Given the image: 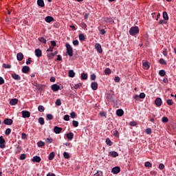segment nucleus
Wrapping results in <instances>:
<instances>
[{
	"instance_id": "f257e3e1",
	"label": "nucleus",
	"mask_w": 176,
	"mask_h": 176,
	"mask_svg": "<svg viewBox=\"0 0 176 176\" xmlns=\"http://www.w3.org/2000/svg\"><path fill=\"white\" fill-rule=\"evenodd\" d=\"M129 34L132 35V36H134V35H137L140 32V28L138 27H131L129 31Z\"/></svg>"
},
{
	"instance_id": "f03ea898",
	"label": "nucleus",
	"mask_w": 176,
	"mask_h": 176,
	"mask_svg": "<svg viewBox=\"0 0 176 176\" xmlns=\"http://www.w3.org/2000/svg\"><path fill=\"white\" fill-rule=\"evenodd\" d=\"M65 47L68 56H69V57H72V56H74V50L72 49V47L69 43H66Z\"/></svg>"
},
{
	"instance_id": "7ed1b4c3",
	"label": "nucleus",
	"mask_w": 176,
	"mask_h": 176,
	"mask_svg": "<svg viewBox=\"0 0 176 176\" xmlns=\"http://www.w3.org/2000/svg\"><path fill=\"white\" fill-rule=\"evenodd\" d=\"M51 89L53 91H58V90H61L63 89V86L60 87L57 84H54L51 86Z\"/></svg>"
},
{
	"instance_id": "20e7f679",
	"label": "nucleus",
	"mask_w": 176,
	"mask_h": 176,
	"mask_svg": "<svg viewBox=\"0 0 176 176\" xmlns=\"http://www.w3.org/2000/svg\"><path fill=\"white\" fill-rule=\"evenodd\" d=\"M0 148L1 149H5L6 148V145L5 144V139L3 136H0Z\"/></svg>"
},
{
	"instance_id": "39448f33",
	"label": "nucleus",
	"mask_w": 176,
	"mask_h": 176,
	"mask_svg": "<svg viewBox=\"0 0 176 176\" xmlns=\"http://www.w3.org/2000/svg\"><path fill=\"white\" fill-rule=\"evenodd\" d=\"M3 123H4V124H6L7 126H11V124H13V120L10 119V118H6Z\"/></svg>"
},
{
	"instance_id": "423d86ee",
	"label": "nucleus",
	"mask_w": 176,
	"mask_h": 176,
	"mask_svg": "<svg viewBox=\"0 0 176 176\" xmlns=\"http://www.w3.org/2000/svg\"><path fill=\"white\" fill-rule=\"evenodd\" d=\"M11 76L12 79H14V80H21V77L16 73H12Z\"/></svg>"
},
{
	"instance_id": "0eeeda50",
	"label": "nucleus",
	"mask_w": 176,
	"mask_h": 176,
	"mask_svg": "<svg viewBox=\"0 0 176 176\" xmlns=\"http://www.w3.org/2000/svg\"><path fill=\"white\" fill-rule=\"evenodd\" d=\"M111 173H113V174H119V173H120V167L115 166L111 169Z\"/></svg>"
},
{
	"instance_id": "6e6552de",
	"label": "nucleus",
	"mask_w": 176,
	"mask_h": 176,
	"mask_svg": "<svg viewBox=\"0 0 176 176\" xmlns=\"http://www.w3.org/2000/svg\"><path fill=\"white\" fill-rule=\"evenodd\" d=\"M31 116V113L28 111H22V117L25 118H30Z\"/></svg>"
},
{
	"instance_id": "1a4fd4ad",
	"label": "nucleus",
	"mask_w": 176,
	"mask_h": 176,
	"mask_svg": "<svg viewBox=\"0 0 176 176\" xmlns=\"http://www.w3.org/2000/svg\"><path fill=\"white\" fill-rule=\"evenodd\" d=\"M142 65H143V68L144 69H149V67H151L149 65V63H148V61L146 60H142Z\"/></svg>"
},
{
	"instance_id": "9d476101",
	"label": "nucleus",
	"mask_w": 176,
	"mask_h": 176,
	"mask_svg": "<svg viewBox=\"0 0 176 176\" xmlns=\"http://www.w3.org/2000/svg\"><path fill=\"white\" fill-rule=\"evenodd\" d=\"M95 49H96L98 53H102V47H101V45L100 43H96L95 45Z\"/></svg>"
},
{
	"instance_id": "9b49d317",
	"label": "nucleus",
	"mask_w": 176,
	"mask_h": 176,
	"mask_svg": "<svg viewBox=\"0 0 176 176\" xmlns=\"http://www.w3.org/2000/svg\"><path fill=\"white\" fill-rule=\"evenodd\" d=\"M63 131V128L58 127V126H54V132L55 134H60Z\"/></svg>"
},
{
	"instance_id": "f8f14e48",
	"label": "nucleus",
	"mask_w": 176,
	"mask_h": 176,
	"mask_svg": "<svg viewBox=\"0 0 176 176\" xmlns=\"http://www.w3.org/2000/svg\"><path fill=\"white\" fill-rule=\"evenodd\" d=\"M23 58H24V55L23 54V53L19 52L16 54V59L18 60V61H22Z\"/></svg>"
},
{
	"instance_id": "ddd939ff",
	"label": "nucleus",
	"mask_w": 176,
	"mask_h": 176,
	"mask_svg": "<svg viewBox=\"0 0 176 176\" xmlns=\"http://www.w3.org/2000/svg\"><path fill=\"white\" fill-rule=\"evenodd\" d=\"M109 156L111 157H118V156H119V153H118V152L116 151H110L109 153Z\"/></svg>"
},
{
	"instance_id": "4468645a",
	"label": "nucleus",
	"mask_w": 176,
	"mask_h": 176,
	"mask_svg": "<svg viewBox=\"0 0 176 176\" xmlns=\"http://www.w3.org/2000/svg\"><path fill=\"white\" fill-rule=\"evenodd\" d=\"M45 21H46V23H52V21H54V18H53V16H47L45 18Z\"/></svg>"
},
{
	"instance_id": "2eb2a0df",
	"label": "nucleus",
	"mask_w": 176,
	"mask_h": 176,
	"mask_svg": "<svg viewBox=\"0 0 176 176\" xmlns=\"http://www.w3.org/2000/svg\"><path fill=\"white\" fill-rule=\"evenodd\" d=\"M35 56H36L37 57H42V50H41L40 49H36L35 50Z\"/></svg>"
},
{
	"instance_id": "dca6fc26",
	"label": "nucleus",
	"mask_w": 176,
	"mask_h": 176,
	"mask_svg": "<svg viewBox=\"0 0 176 176\" xmlns=\"http://www.w3.org/2000/svg\"><path fill=\"white\" fill-rule=\"evenodd\" d=\"M30 67H28V66H23V67H22V72L23 73V74H28V72H30Z\"/></svg>"
},
{
	"instance_id": "f3484780",
	"label": "nucleus",
	"mask_w": 176,
	"mask_h": 176,
	"mask_svg": "<svg viewBox=\"0 0 176 176\" xmlns=\"http://www.w3.org/2000/svg\"><path fill=\"white\" fill-rule=\"evenodd\" d=\"M91 87L92 90H97V89H98V84H97L96 82H92L91 84Z\"/></svg>"
},
{
	"instance_id": "a211bd4d",
	"label": "nucleus",
	"mask_w": 176,
	"mask_h": 176,
	"mask_svg": "<svg viewBox=\"0 0 176 176\" xmlns=\"http://www.w3.org/2000/svg\"><path fill=\"white\" fill-rule=\"evenodd\" d=\"M41 160H42V159H41V157L34 156L33 157L32 162H36V163H41Z\"/></svg>"
},
{
	"instance_id": "6ab92c4d",
	"label": "nucleus",
	"mask_w": 176,
	"mask_h": 176,
	"mask_svg": "<svg viewBox=\"0 0 176 176\" xmlns=\"http://www.w3.org/2000/svg\"><path fill=\"white\" fill-rule=\"evenodd\" d=\"M117 116H123L124 115V111L122 109H119L116 111Z\"/></svg>"
},
{
	"instance_id": "aec40b11",
	"label": "nucleus",
	"mask_w": 176,
	"mask_h": 176,
	"mask_svg": "<svg viewBox=\"0 0 176 176\" xmlns=\"http://www.w3.org/2000/svg\"><path fill=\"white\" fill-rule=\"evenodd\" d=\"M155 103L157 107H160L162 105V98H157L155 100Z\"/></svg>"
},
{
	"instance_id": "412c9836",
	"label": "nucleus",
	"mask_w": 176,
	"mask_h": 176,
	"mask_svg": "<svg viewBox=\"0 0 176 176\" xmlns=\"http://www.w3.org/2000/svg\"><path fill=\"white\" fill-rule=\"evenodd\" d=\"M37 5L40 8H45V1L43 0H37Z\"/></svg>"
},
{
	"instance_id": "4be33fe9",
	"label": "nucleus",
	"mask_w": 176,
	"mask_h": 176,
	"mask_svg": "<svg viewBox=\"0 0 176 176\" xmlns=\"http://www.w3.org/2000/svg\"><path fill=\"white\" fill-rule=\"evenodd\" d=\"M19 102V100L17 98H12L10 101V105H16Z\"/></svg>"
},
{
	"instance_id": "5701e85b",
	"label": "nucleus",
	"mask_w": 176,
	"mask_h": 176,
	"mask_svg": "<svg viewBox=\"0 0 176 176\" xmlns=\"http://www.w3.org/2000/svg\"><path fill=\"white\" fill-rule=\"evenodd\" d=\"M67 140H69L70 141L72 140H74V133L72 132L67 133Z\"/></svg>"
},
{
	"instance_id": "b1692460",
	"label": "nucleus",
	"mask_w": 176,
	"mask_h": 176,
	"mask_svg": "<svg viewBox=\"0 0 176 176\" xmlns=\"http://www.w3.org/2000/svg\"><path fill=\"white\" fill-rule=\"evenodd\" d=\"M162 16L164 20H168V14H167V12L164 11L162 13Z\"/></svg>"
},
{
	"instance_id": "393cba45",
	"label": "nucleus",
	"mask_w": 176,
	"mask_h": 176,
	"mask_svg": "<svg viewBox=\"0 0 176 176\" xmlns=\"http://www.w3.org/2000/svg\"><path fill=\"white\" fill-rule=\"evenodd\" d=\"M45 142L39 141L38 142H37V146H38V148H42L45 146Z\"/></svg>"
},
{
	"instance_id": "a878e982",
	"label": "nucleus",
	"mask_w": 176,
	"mask_h": 176,
	"mask_svg": "<svg viewBox=\"0 0 176 176\" xmlns=\"http://www.w3.org/2000/svg\"><path fill=\"white\" fill-rule=\"evenodd\" d=\"M69 78H75V72H74V70H69Z\"/></svg>"
},
{
	"instance_id": "bb28decb",
	"label": "nucleus",
	"mask_w": 176,
	"mask_h": 176,
	"mask_svg": "<svg viewBox=\"0 0 176 176\" xmlns=\"http://www.w3.org/2000/svg\"><path fill=\"white\" fill-rule=\"evenodd\" d=\"M54 156H55L54 152H52L50 153V155L48 156V159L50 160H53V159H54Z\"/></svg>"
},
{
	"instance_id": "cd10ccee",
	"label": "nucleus",
	"mask_w": 176,
	"mask_h": 176,
	"mask_svg": "<svg viewBox=\"0 0 176 176\" xmlns=\"http://www.w3.org/2000/svg\"><path fill=\"white\" fill-rule=\"evenodd\" d=\"M38 123H40V124H41V126H43V124H45V119H43V118H42V117L39 118Z\"/></svg>"
},
{
	"instance_id": "c85d7f7f",
	"label": "nucleus",
	"mask_w": 176,
	"mask_h": 176,
	"mask_svg": "<svg viewBox=\"0 0 176 176\" xmlns=\"http://www.w3.org/2000/svg\"><path fill=\"white\" fill-rule=\"evenodd\" d=\"M86 39V37H85V35L83 34H79V40L81 41V42L85 41Z\"/></svg>"
},
{
	"instance_id": "c756f323",
	"label": "nucleus",
	"mask_w": 176,
	"mask_h": 176,
	"mask_svg": "<svg viewBox=\"0 0 176 176\" xmlns=\"http://www.w3.org/2000/svg\"><path fill=\"white\" fill-rule=\"evenodd\" d=\"M106 144H107V145H109V146H112V141H111L109 138H107L106 139Z\"/></svg>"
},
{
	"instance_id": "7c9ffc66",
	"label": "nucleus",
	"mask_w": 176,
	"mask_h": 176,
	"mask_svg": "<svg viewBox=\"0 0 176 176\" xmlns=\"http://www.w3.org/2000/svg\"><path fill=\"white\" fill-rule=\"evenodd\" d=\"M159 75L160 76H166V71L165 70H163V69H162V70H160V72H159Z\"/></svg>"
},
{
	"instance_id": "2f4dec72",
	"label": "nucleus",
	"mask_w": 176,
	"mask_h": 176,
	"mask_svg": "<svg viewBox=\"0 0 176 176\" xmlns=\"http://www.w3.org/2000/svg\"><path fill=\"white\" fill-rule=\"evenodd\" d=\"M57 54V52H55L54 53H50L47 56H48V58H53V57H54V56H56Z\"/></svg>"
},
{
	"instance_id": "473e14b6",
	"label": "nucleus",
	"mask_w": 176,
	"mask_h": 176,
	"mask_svg": "<svg viewBox=\"0 0 176 176\" xmlns=\"http://www.w3.org/2000/svg\"><path fill=\"white\" fill-rule=\"evenodd\" d=\"M160 64H162V65H167V62L164 59L160 58Z\"/></svg>"
},
{
	"instance_id": "72a5a7b5",
	"label": "nucleus",
	"mask_w": 176,
	"mask_h": 176,
	"mask_svg": "<svg viewBox=\"0 0 176 176\" xmlns=\"http://www.w3.org/2000/svg\"><path fill=\"white\" fill-rule=\"evenodd\" d=\"M81 79H82V80H86V79H87V74L82 73L81 74Z\"/></svg>"
},
{
	"instance_id": "f704fd0d",
	"label": "nucleus",
	"mask_w": 176,
	"mask_h": 176,
	"mask_svg": "<svg viewBox=\"0 0 176 176\" xmlns=\"http://www.w3.org/2000/svg\"><path fill=\"white\" fill-rule=\"evenodd\" d=\"M38 110L39 112H44L45 111V107L42 105H39L38 107Z\"/></svg>"
},
{
	"instance_id": "c9c22d12",
	"label": "nucleus",
	"mask_w": 176,
	"mask_h": 176,
	"mask_svg": "<svg viewBox=\"0 0 176 176\" xmlns=\"http://www.w3.org/2000/svg\"><path fill=\"white\" fill-rule=\"evenodd\" d=\"M11 133H12V129L10 128H8L5 131L6 135H9Z\"/></svg>"
},
{
	"instance_id": "e433bc0d",
	"label": "nucleus",
	"mask_w": 176,
	"mask_h": 176,
	"mask_svg": "<svg viewBox=\"0 0 176 176\" xmlns=\"http://www.w3.org/2000/svg\"><path fill=\"white\" fill-rule=\"evenodd\" d=\"M19 159L20 160H25V159H27V155L24 153L21 154Z\"/></svg>"
},
{
	"instance_id": "4c0bfd02",
	"label": "nucleus",
	"mask_w": 176,
	"mask_h": 176,
	"mask_svg": "<svg viewBox=\"0 0 176 176\" xmlns=\"http://www.w3.org/2000/svg\"><path fill=\"white\" fill-rule=\"evenodd\" d=\"M112 72V71L111 70V69L109 68H107L104 70V74H106V75H110V74Z\"/></svg>"
},
{
	"instance_id": "58836bf2",
	"label": "nucleus",
	"mask_w": 176,
	"mask_h": 176,
	"mask_svg": "<svg viewBox=\"0 0 176 176\" xmlns=\"http://www.w3.org/2000/svg\"><path fill=\"white\" fill-rule=\"evenodd\" d=\"M100 116H101L102 118H107V113H105V111H100L99 113Z\"/></svg>"
},
{
	"instance_id": "ea45409f",
	"label": "nucleus",
	"mask_w": 176,
	"mask_h": 176,
	"mask_svg": "<svg viewBox=\"0 0 176 176\" xmlns=\"http://www.w3.org/2000/svg\"><path fill=\"white\" fill-rule=\"evenodd\" d=\"M63 157H65V159H69V157H71V156H69V154L68 153L64 152Z\"/></svg>"
},
{
	"instance_id": "a19ab883",
	"label": "nucleus",
	"mask_w": 176,
	"mask_h": 176,
	"mask_svg": "<svg viewBox=\"0 0 176 176\" xmlns=\"http://www.w3.org/2000/svg\"><path fill=\"white\" fill-rule=\"evenodd\" d=\"M45 142L47 144H52V142H53V139H52V138H47L46 140H45Z\"/></svg>"
},
{
	"instance_id": "79ce46f5",
	"label": "nucleus",
	"mask_w": 176,
	"mask_h": 176,
	"mask_svg": "<svg viewBox=\"0 0 176 176\" xmlns=\"http://www.w3.org/2000/svg\"><path fill=\"white\" fill-rule=\"evenodd\" d=\"M46 118L48 120H53V115L52 114H47Z\"/></svg>"
},
{
	"instance_id": "37998d69",
	"label": "nucleus",
	"mask_w": 176,
	"mask_h": 176,
	"mask_svg": "<svg viewBox=\"0 0 176 176\" xmlns=\"http://www.w3.org/2000/svg\"><path fill=\"white\" fill-rule=\"evenodd\" d=\"M146 134L151 135L152 134V129L148 128L146 129Z\"/></svg>"
},
{
	"instance_id": "c03bdc74",
	"label": "nucleus",
	"mask_w": 176,
	"mask_h": 176,
	"mask_svg": "<svg viewBox=\"0 0 176 176\" xmlns=\"http://www.w3.org/2000/svg\"><path fill=\"white\" fill-rule=\"evenodd\" d=\"M39 42H41L42 43H46L47 41L43 37L38 38Z\"/></svg>"
},
{
	"instance_id": "a18cd8bd",
	"label": "nucleus",
	"mask_w": 176,
	"mask_h": 176,
	"mask_svg": "<svg viewBox=\"0 0 176 176\" xmlns=\"http://www.w3.org/2000/svg\"><path fill=\"white\" fill-rule=\"evenodd\" d=\"M166 103L168 104V105H173L174 102H173V100L168 99L166 100Z\"/></svg>"
},
{
	"instance_id": "49530a36",
	"label": "nucleus",
	"mask_w": 176,
	"mask_h": 176,
	"mask_svg": "<svg viewBox=\"0 0 176 176\" xmlns=\"http://www.w3.org/2000/svg\"><path fill=\"white\" fill-rule=\"evenodd\" d=\"M80 27H82V28H83V30H86V28H87V25H86L85 23V22H82L80 23Z\"/></svg>"
},
{
	"instance_id": "de8ad7c7",
	"label": "nucleus",
	"mask_w": 176,
	"mask_h": 176,
	"mask_svg": "<svg viewBox=\"0 0 176 176\" xmlns=\"http://www.w3.org/2000/svg\"><path fill=\"white\" fill-rule=\"evenodd\" d=\"M144 166L145 167L151 168V167H152V164H151V162H146L144 164Z\"/></svg>"
},
{
	"instance_id": "09e8293b",
	"label": "nucleus",
	"mask_w": 176,
	"mask_h": 176,
	"mask_svg": "<svg viewBox=\"0 0 176 176\" xmlns=\"http://www.w3.org/2000/svg\"><path fill=\"white\" fill-rule=\"evenodd\" d=\"M56 105H57L58 107H60L61 105V100L60 99H57L56 102H55Z\"/></svg>"
},
{
	"instance_id": "8fccbe9b",
	"label": "nucleus",
	"mask_w": 176,
	"mask_h": 176,
	"mask_svg": "<svg viewBox=\"0 0 176 176\" xmlns=\"http://www.w3.org/2000/svg\"><path fill=\"white\" fill-rule=\"evenodd\" d=\"M3 68H6V69H10V68H12V65H8V64H5V63L3 64Z\"/></svg>"
},
{
	"instance_id": "3c124183",
	"label": "nucleus",
	"mask_w": 176,
	"mask_h": 176,
	"mask_svg": "<svg viewBox=\"0 0 176 176\" xmlns=\"http://www.w3.org/2000/svg\"><path fill=\"white\" fill-rule=\"evenodd\" d=\"M162 122L163 123H167V122H168V118L167 117H163L162 119Z\"/></svg>"
},
{
	"instance_id": "603ef678",
	"label": "nucleus",
	"mask_w": 176,
	"mask_h": 176,
	"mask_svg": "<svg viewBox=\"0 0 176 176\" xmlns=\"http://www.w3.org/2000/svg\"><path fill=\"white\" fill-rule=\"evenodd\" d=\"M70 116H71V118H72V119H75V118H76V113H75V112H72L71 113H70Z\"/></svg>"
},
{
	"instance_id": "864d4df0",
	"label": "nucleus",
	"mask_w": 176,
	"mask_h": 176,
	"mask_svg": "<svg viewBox=\"0 0 176 176\" xmlns=\"http://www.w3.org/2000/svg\"><path fill=\"white\" fill-rule=\"evenodd\" d=\"M73 126L74 127H78V126H79V122L78 121L73 120Z\"/></svg>"
},
{
	"instance_id": "5fc2aeb1",
	"label": "nucleus",
	"mask_w": 176,
	"mask_h": 176,
	"mask_svg": "<svg viewBox=\"0 0 176 176\" xmlns=\"http://www.w3.org/2000/svg\"><path fill=\"white\" fill-rule=\"evenodd\" d=\"M129 124H130V126L135 127V126H137L138 123L135 121H131Z\"/></svg>"
},
{
	"instance_id": "6e6d98bb",
	"label": "nucleus",
	"mask_w": 176,
	"mask_h": 176,
	"mask_svg": "<svg viewBox=\"0 0 176 176\" xmlns=\"http://www.w3.org/2000/svg\"><path fill=\"white\" fill-rule=\"evenodd\" d=\"M159 24H161V25L167 24V21H166V20L161 19V20H160V21H159Z\"/></svg>"
},
{
	"instance_id": "4d7b16f0",
	"label": "nucleus",
	"mask_w": 176,
	"mask_h": 176,
	"mask_svg": "<svg viewBox=\"0 0 176 176\" xmlns=\"http://www.w3.org/2000/svg\"><path fill=\"white\" fill-rule=\"evenodd\" d=\"M73 45H74V46H78L79 45V41H78V40L73 41Z\"/></svg>"
},
{
	"instance_id": "13d9d810",
	"label": "nucleus",
	"mask_w": 176,
	"mask_h": 176,
	"mask_svg": "<svg viewBox=\"0 0 176 176\" xmlns=\"http://www.w3.org/2000/svg\"><path fill=\"white\" fill-rule=\"evenodd\" d=\"M94 176H102V171H98Z\"/></svg>"
},
{
	"instance_id": "bf43d9fd",
	"label": "nucleus",
	"mask_w": 176,
	"mask_h": 176,
	"mask_svg": "<svg viewBox=\"0 0 176 176\" xmlns=\"http://www.w3.org/2000/svg\"><path fill=\"white\" fill-rule=\"evenodd\" d=\"M113 134L114 137H119V131H118L117 130L113 131Z\"/></svg>"
},
{
	"instance_id": "052dcab7",
	"label": "nucleus",
	"mask_w": 176,
	"mask_h": 176,
	"mask_svg": "<svg viewBox=\"0 0 176 176\" xmlns=\"http://www.w3.org/2000/svg\"><path fill=\"white\" fill-rule=\"evenodd\" d=\"M104 20L106 23H111L112 22V19L111 18H104Z\"/></svg>"
},
{
	"instance_id": "680f3d73",
	"label": "nucleus",
	"mask_w": 176,
	"mask_h": 176,
	"mask_svg": "<svg viewBox=\"0 0 176 176\" xmlns=\"http://www.w3.org/2000/svg\"><path fill=\"white\" fill-rule=\"evenodd\" d=\"M5 83V79L0 76V85H2Z\"/></svg>"
},
{
	"instance_id": "e2e57ef3",
	"label": "nucleus",
	"mask_w": 176,
	"mask_h": 176,
	"mask_svg": "<svg viewBox=\"0 0 176 176\" xmlns=\"http://www.w3.org/2000/svg\"><path fill=\"white\" fill-rule=\"evenodd\" d=\"M21 138H22V140H27V134L23 133L21 134Z\"/></svg>"
},
{
	"instance_id": "0e129e2a",
	"label": "nucleus",
	"mask_w": 176,
	"mask_h": 176,
	"mask_svg": "<svg viewBox=\"0 0 176 176\" xmlns=\"http://www.w3.org/2000/svg\"><path fill=\"white\" fill-rule=\"evenodd\" d=\"M158 168L160 170H163L164 168V164H160L159 166H158Z\"/></svg>"
},
{
	"instance_id": "69168bd1",
	"label": "nucleus",
	"mask_w": 176,
	"mask_h": 176,
	"mask_svg": "<svg viewBox=\"0 0 176 176\" xmlns=\"http://www.w3.org/2000/svg\"><path fill=\"white\" fill-rule=\"evenodd\" d=\"M64 120H65L66 122H68V120H69V116L68 115H65L64 116Z\"/></svg>"
},
{
	"instance_id": "338daca9",
	"label": "nucleus",
	"mask_w": 176,
	"mask_h": 176,
	"mask_svg": "<svg viewBox=\"0 0 176 176\" xmlns=\"http://www.w3.org/2000/svg\"><path fill=\"white\" fill-rule=\"evenodd\" d=\"M91 80H96V74H92L90 76Z\"/></svg>"
},
{
	"instance_id": "774afa93",
	"label": "nucleus",
	"mask_w": 176,
	"mask_h": 176,
	"mask_svg": "<svg viewBox=\"0 0 176 176\" xmlns=\"http://www.w3.org/2000/svg\"><path fill=\"white\" fill-rule=\"evenodd\" d=\"M139 97L140 98H145V94L144 93H140V94L139 95Z\"/></svg>"
}]
</instances>
